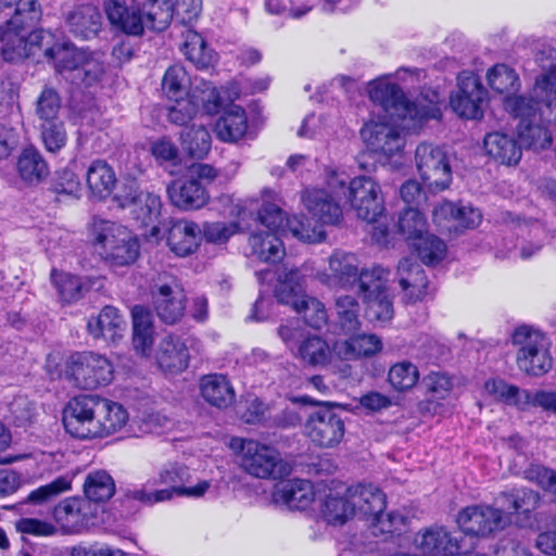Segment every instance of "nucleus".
<instances>
[{"label": "nucleus", "mask_w": 556, "mask_h": 556, "mask_svg": "<svg viewBox=\"0 0 556 556\" xmlns=\"http://www.w3.org/2000/svg\"><path fill=\"white\" fill-rule=\"evenodd\" d=\"M87 50L77 48L72 42L56 43L54 48L47 49V58L53 62L59 74L78 72L86 58Z\"/></svg>", "instance_id": "obj_35"}, {"label": "nucleus", "mask_w": 556, "mask_h": 556, "mask_svg": "<svg viewBox=\"0 0 556 556\" xmlns=\"http://www.w3.org/2000/svg\"><path fill=\"white\" fill-rule=\"evenodd\" d=\"M134 207L132 214L135 218L140 222L143 226L157 220L161 215L162 201L159 194L153 192H142L138 205H131Z\"/></svg>", "instance_id": "obj_55"}, {"label": "nucleus", "mask_w": 556, "mask_h": 556, "mask_svg": "<svg viewBox=\"0 0 556 556\" xmlns=\"http://www.w3.org/2000/svg\"><path fill=\"white\" fill-rule=\"evenodd\" d=\"M97 408L94 438L113 434L126 425L128 414L121 404L97 396Z\"/></svg>", "instance_id": "obj_30"}, {"label": "nucleus", "mask_w": 556, "mask_h": 556, "mask_svg": "<svg viewBox=\"0 0 556 556\" xmlns=\"http://www.w3.org/2000/svg\"><path fill=\"white\" fill-rule=\"evenodd\" d=\"M70 34L81 40H90L99 34L102 26L101 13L92 5H81L66 16Z\"/></svg>", "instance_id": "obj_28"}, {"label": "nucleus", "mask_w": 556, "mask_h": 556, "mask_svg": "<svg viewBox=\"0 0 556 556\" xmlns=\"http://www.w3.org/2000/svg\"><path fill=\"white\" fill-rule=\"evenodd\" d=\"M131 316L134 349L137 353L146 355L150 352L154 340L152 314L144 306L136 305Z\"/></svg>", "instance_id": "obj_34"}, {"label": "nucleus", "mask_w": 556, "mask_h": 556, "mask_svg": "<svg viewBox=\"0 0 556 556\" xmlns=\"http://www.w3.org/2000/svg\"><path fill=\"white\" fill-rule=\"evenodd\" d=\"M273 496L290 509L304 510L313 503L315 493L308 480L293 479L277 483Z\"/></svg>", "instance_id": "obj_23"}, {"label": "nucleus", "mask_w": 556, "mask_h": 556, "mask_svg": "<svg viewBox=\"0 0 556 556\" xmlns=\"http://www.w3.org/2000/svg\"><path fill=\"white\" fill-rule=\"evenodd\" d=\"M181 51L200 70L213 65L216 59V54L208 48L203 37L192 29H187Z\"/></svg>", "instance_id": "obj_38"}, {"label": "nucleus", "mask_w": 556, "mask_h": 556, "mask_svg": "<svg viewBox=\"0 0 556 556\" xmlns=\"http://www.w3.org/2000/svg\"><path fill=\"white\" fill-rule=\"evenodd\" d=\"M298 356L308 365L324 366L331 359V350L321 337L309 336L300 342Z\"/></svg>", "instance_id": "obj_43"}, {"label": "nucleus", "mask_w": 556, "mask_h": 556, "mask_svg": "<svg viewBox=\"0 0 556 556\" xmlns=\"http://www.w3.org/2000/svg\"><path fill=\"white\" fill-rule=\"evenodd\" d=\"M182 149L194 159H203L211 150V135L202 125L187 127L181 134Z\"/></svg>", "instance_id": "obj_44"}, {"label": "nucleus", "mask_w": 556, "mask_h": 556, "mask_svg": "<svg viewBox=\"0 0 556 556\" xmlns=\"http://www.w3.org/2000/svg\"><path fill=\"white\" fill-rule=\"evenodd\" d=\"M301 200L308 213L323 225L337 226L343 220L340 201L326 189L307 188L302 192Z\"/></svg>", "instance_id": "obj_16"}, {"label": "nucleus", "mask_w": 556, "mask_h": 556, "mask_svg": "<svg viewBox=\"0 0 556 556\" xmlns=\"http://www.w3.org/2000/svg\"><path fill=\"white\" fill-rule=\"evenodd\" d=\"M396 275L408 303H416L425 299L428 278L420 264L410 257H404L399 262Z\"/></svg>", "instance_id": "obj_17"}, {"label": "nucleus", "mask_w": 556, "mask_h": 556, "mask_svg": "<svg viewBox=\"0 0 556 556\" xmlns=\"http://www.w3.org/2000/svg\"><path fill=\"white\" fill-rule=\"evenodd\" d=\"M241 467L251 476L262 479H281L290 473V466L273 446L254 440L241 442Z\"/></svg>", "instance_id": "obj_8"}, {"label": "nucleus", "mask_w": 556, "mask_h": 556, "mask_svg": "<svg viewBox=\"0 0 556 556\" xmlns=\"http://www.w3.org/2000/svg\"><path fill=\"white\" fill-rule=\"evenodd\" d=\"M105 13L110 23L127 35L143 33V17L140 4L127 7L125 0H106Z\"/></svg>", "instance_id": "obj_19"}, {"label": "nucleus", "mask_w": 556, "mask_h": 556, "mask_svg": "<svg viewBox=\"0 0 556 556\" xmlns=\"http://www.w3.org/2000/svg\"><path fill=\"white\" fill-rule=\"evenodd\" d=\"M368 93L391 122L370 121L361 129V136L372 151L387 156L395 155L404 148L403 130L409 127L407 119L422 122L435 118L440 113L435 106L409 101L394 83L374 80L368 86Z\"/></svg>", "instance_id": "obj_1"}, {"label": "nucleus", "mask_w": 556, "mask_h": 556, "mask_svg": "<svg viewBox=\"0 0 556 556\" xmlns=\"http://www.w3.org/2000/svg\"><path fill=\"white\" fill-rule=\"evenodd\" d=\"M200 391L206 403L219 409L231 406L236 400V392L231 382L222 374L202 377Z\"/></svg>", "instance_id": "obj_29"}, {"label": "nucleus", "mask_w": 556, "mask_h": 556, "mask_svg": "<svg viewBox=\"0 0 556 556\" xmlns=\"http://www.w3.org/2000/svg\"><path fill=\"white\" fill-rule=\"evenodd\" d=\"M303 289L299 282V273L289 271L283 278H280L275 287V296L279 303L288 304L295 311V304L301 302V299L306 298L302 294Z\"/></svg>", "instance_id": "obj_52"}, {"label": "nucleus", "mask_w": 556, "mask_h": 556, "mask_svg": "<svg viewBox=\"0 0 556 556\" xmlns=\"http://www.w3.org/2000/svg\"><path fill=\"white\" fill-rule=\"evenodd\" d=\"M329 270L327 283L332 287L346 288L357 280L358 260L353 253L334 251L329 257Z\"/></svg>", "instance_id": "obj_31"}, {"label": "nucleus", "mask_w": 556, "mask_h": 556, "mask_svg": "<svg viewBox=\"0 0 556 556\" xmlns=\"http://www.w3.org/2000/svg\"><path fill=\"white\" fill-rule=\"evenodd\" d=\"M485 97L486 90L480 78L471 72H463L457 77V90L450 97V105L458 116L478 119L483 115Z\"/></svg>", "instance_id": "obj_14"}, {"label": "nucleus", "mask_w": 556, "mask_h": 556, "mask_svg": "<svg viewBox=\"0 0 556 556\" xmlns=\"http://www.w3.org/2000/svg\"><path fill=\"white\" fill-rule=\"evenodd\" d=\"M388 271L381 266H374L371 269L362 270L358 273L357 280L359 293L363 300L367 295H374L386 291Z\"/></svg>", "instance_id": "obj_56"}, {"label": "nucleus", "mask_w": 556, "mask_h": 556, "mask_svg": "<svg viewBox=\"0 0 556 556\" xmlns=\"http://www.w3.org/2000/svg\"><path fill=\"white\" fill-rule=\"evenodd\" d=\"M486 77L490 87L498 93L513 91L519 85L515 71L505 64L494 65L489 70Z\"/></svg>", "instance_id": "obj_60"}, {"label": "nucleus", "mask_w": 556, "mask_h": 556, "mask_svg": "<svg viewBox=\"0 0 556 556\" xmlns=\"http://www.w3.org/2000/svg\"><path fill=\"white\" fill-rule=\"evenodd\" d=\"M484 390L494 399L508 405H514L519 409H527L529 397L528 390H521L517 386L508 384L503 379H489L484 383Z\"/></svg>", "instance_id": "obj_40"}, {"label": "nucleus", "mask_w": 556, "mask_h": 556, "mask_svg": "<svg viewBox=\"0 0 556 556\" xmlns=\"http://www.w3.org/2000/svg\"><path fill=\"white\" fill-rule=\"evenodd\" d=\"M295 312L301 314L305 324L312 328L320 329L327 321L325 305L317 299L307 296L295 304Z\"/></svg>", "instance_id": "obj_62"}, {"label": "nucleus", "mask_w": 556, "mask_h": 556, "mask_svg": "<svg viewBox=\"0 0 556 556\" xmlns=\"http://www.w3.org/2000/svg\"><path fill=\"white\" fill-rule=\"evenodd\" d=\"M248 129L245 111L239 105H232L217 119L214 131L224 142H237L242 139Z\"/></svg>", "instance_id": "obj_32"}, {"label": "nucleus", "mask_w": 556, "mask_h": 556, "mask_svg": "<svg viewBox=\"0 0 556 556\" xmlns=\"http://www.w3.org/2000/svg\"><path fill=\"white\" fill-rule=\"evenodd\" d=\"M429 401L445 399L452 390V380L445 372L431 371L421 382Z\"/></svg>", "instance_id": "obj_64"}, {"label": "nucleus", "mask_w": 556, "mask_h": 556, "mask_svg": "<svg viewBox=\"0 0 556 556\" xmlns=\"http://www.w3.org/2000/svg\"><path fill=\"white\" fill-rule=\"evenodd\" d=\"M155 358L163 371L178 374L188 367L190 355L179 337L168 334L160 341Z\"/></svg>", "instance_id": "obj_22"}, {"label": "nucleus", "mask_w": 556, "mask_h": 556, "mask_svg": "<svg viewBox=\"0 0 556 556\" xmlns=\"http://www.w3.org/2000/svg\"><path fill=\"white\" fill-rule=\"evenodd\" d=\"M70 488L71 481L66 477H58L50 483L41 485L36 490L31 491L25 501L12 506H5L4 508L23 511V507L26 504H45L54 498L55 496H58L60 493L68 490Z\"/></svg>", "instance_id": "obj_48"}, {"label": "nucleus", "mask_w": 556, "mask_h": 556, "mask_svg": "<svg viewBox=\"0 0 556 556\" xmlns=\"http://www.w3.org/2000/svg\"><path fill=\"white\" fill-rule=\"evenodd\" d=\"M201 240V228L192 220L178 219L170 223L167 244L178 256L193 253Z\"/></svg>", "instance_id": "obj_26"}, {"label": "nucleus", "mask_w": 556, "mask_h": 556, "mask_svg": "<svg viewBox=\"0 0 556 556\" xmlns=\"http://www.w3.org/2000/svg\"><path fill=\"white\" fill-rule=\"evenodd\" d=\"M51 278L58 290L60 299L68 304L80 300L88 290L86 283L80 277L68 273L53 269Z\"/></svg>", "instance_id": "obj_46"}, {"label": "nucleus", "mask_w": 556, "mask_h": 556, "mask_svg": "<svg viewBox=\"0 0 556 556\" xmlns=\"http://www.w3.org/2000/svg\"><path fill=\"white\" fill-rule=\"evenodd\" d=\"M252 253L263 262L275 263L285 254L279 235L268 231L253 232L249 238Z\"/></svg>", "instance_id": "obj_37"}, {"label": "nucleus", "mask_w": 556, "mask_h": 556, "mask_svg": "<svg viewBox=\"0 0 556 556\" xmlns=\"http://www.w3.org/2000/svg\"><path fill=\"white\" fill-rule=\"evenodd\" d=\"M41 5L38 0H18L14 5L13 14L11 11L4 13V29L12 31L26 30L33 28L41 20Z\"/></svg>", "instance_id": "obj_33"}, {"label": "nucleus", "mask_w": 556, "mask_h": 556, "mask_svg": "<svg viewBox=\"0 0 556 556\" xmlns=\"http://www.w3.org/2000/svg\"><path fill=\"white\" fill-rule=\"evenodd\" d=\"M397 228L409 245L428 232L424 214L414 206L403 210L399 216Z\"/></svg>", "instance_id": "obj_49"}, {"label": "nucleus", "mask_w": 556, "mask_h": 556, "mask_svg": "<svg viewBox=\"0 0 556 556\" xmlns=\"http://www.w3.org/2000/svg\"><path fill=\"white\" fill-rule=\"evenodd\" d=\"M40 137L46 150L58 153L67 141L64 123L61 119L40 123Z\"/></svg>", "instance_id": "obj_57"}, {"label": "nucleus", "mask_w": 556, "mask_h": 556, "mask_svg": "<svg viewBox=\"0 0 556 556\" xmlns=\"http://www.w3.org/2000/svg\"><path fill=\"white\" fill-rule=\"evenodd\" d=\"M64 376L75 387L92 390L112 382L114 367L104 355L90 351L75 352L65 361Z\"/></svg>", "instance_id": "obj_4"}, {"label": "nucleus", "mask_w": 556, "mask_h": 556, "mask_svg": "<svg viewBox=\"0 0 556 556\" xmlns=\"http://www.w3.org/2000/svg\"><path fill=\"white\" fill-rule=\"evenodd\" d=\"M168 108L167 117L170 123L178 126L187 125L199 112V101L195 94L177 98Z\"/></svg>", "instance_id": "obj_63"}, {"label": "nucleus", "mask_w": 556, "mask_h": 556, "mask_svg": "<svg viewBox=\"0 0 556 556\" xmlns=\"http://www.w3.org/2000/svg\"><path fill=\"white\" fill-rule=\"evenodd\" d=\"M190 77L182 65L169 66L162 80V89L170 100L189 96Z\"/></svg>", "instance_id": "obj_50"}, {"label": "nucleus", "mask_w": 556, "mask_h": 556, "mask_svg": "<svg viewBox=\"0 0 556 556\" xmlns=\"http://www.w3.org/2000/svg\"><path fill=\"white\" fill-rule=\"evenodd\" d=\"M188 468L180 465H172L160 472V482L168 485L167 489L148 491L146 488L135 489L129 491L128 496L146 505H153L155 503L165 502L170 500L174 495L200 497L207 489L210 483L201 481L194 486H185L188 480Z\"/></svg>", "instance_id": "obj_7"}, {"label": "nucleus", "mask_w": 556, "mask_h": 556, "mask_svg": "<svg viewBox=\"0 0 556 556\" xmlns=\"http://www.w3.org/2000/svg\"><path fill=\"white\" fill-rule=\"evenodd\" d=\"M167 194L172 203L182 210H197L208 200L205 187L199 179H177L167 186Z\"/></svg>", "instance_id": "obj_20"}, {"label": "nucleus", "mask_w": 556, "mask_h": 556, "mask_svg": "<svg viewBox=\"0 0 556 556\" xmlns=\"http://www.w3.org/2000/svg\"><path fill=\"white\" fill-rule=\"evenodd\" d=\"M286 227L293 237L304 242H321L326 235L320 226H312L305 216H292L286 220Z\"/></svg>", "instance_id": "obj_61"}, {"label": "nucleus", "mask_w": 556, "mask_h": 556, "mask_svg": "<svg viewBox=\"0 0 556 556\" xmlns=\"http://www.w3.org/2000/svg\"><path fill=\"white\" fill-rule=\"evenodd\" d=\"M456 522L465 535L489 538L507 523L503 509L486 504H473L460 509Z\"/></svg>", "instance_id": "obj_11"}, {"label": "nucleus", "mask_w": 556, "mask_h": 556, "mask_svg": "<svg viewBox=\"0 0 556 556\" xmlns=\"http://www.w3.org/2000/svg\"><path fill=\"white\" fill-rule=\"evenodd\" d=\"M415 162L424 184L435 190L446 189L452 181L450 157L444 148L420 143L415 150Z\"/></svg>", "instance_id": "obj_9"}, {"label": "nucleus", "mask_w": 556, "mask_h": 556, "mask_svg": "<svg viewBox=\"0 0 556 556\" xmlns=\"http://www.w3.org/2000/svg\"><path fill=\"white\" fill-rule=\"evenodd\" d=\"M338 324L344 333H351L359 328V305L351 295L338 296L334 304Z\"/></svg>", "instance_id": "obj_51"}, {"label": "nucleus", "mask_w": 556, "mask_h": 556, "mask_svg": "<svg viewBox=\"0 0 556 556\" xmlns=\"http://www.w3.org/2000/svg\"><path fill=\"white\" fill-rule=\"evenodd\" d=\"M511 342L519 346L516 361L521 371L530 376H541L552 368L546 338L541 331L520 326L513 332Z\"/></svg>", "instance_id": "obj_6"}, {"label": "nucleus", "mask_w": 556, "mask_h": 556, "mask_svg": "<svg viewBox=\"0 0 556 556\" xmlns=\"http://www.w3.org/2000/svg\"><path fill=\"white\" fill-rule=\"evenodd\" d=\"M366 304L365 315L369 321L387 323L393 317V303L388 290L363 300Z\"/></svg>", "instance_id": "obj_53"}, {"label": "nucleus", "mask_w": 556, "mask_h": 556, "mask_svg": "<svg viewBox=\"0 0 556 556\" xmlns=\"http://www.w3.org/2000/svg\"><path fill=\"white\" fill-rule=\"evenodd\" d=\"M61 110V98L51 87H45L36 101V114L40 123L58 121Z\"/></svg>", "instance_id": "obj_59"}, {"label": "nucleus", "mask_w": 556, "mask_h": 556, "mask_svg": "<svg viewBox=\"0 0 556 556\" xmlns=\"http://www.w3.org/2000/svg\"><path fill=\"white\" fill-rule=\"evenodd\" d=\"M15 169L21 181L28 187L40 185L50 175V167L41 152L27 146L16 157Z\"/></svg>", "instance_id": "obj_18"}, {"label": "nucleus", "mask_w": 556, "mask_h": 556, "mask_svg": "<svg viewBox=\"0 0 556 556\" xmlns=\"http://www.w3.org/2000/svg\"><path fill=\"white\" fill-rule=\"evenodd\" d=\"M151 294L154 309L162 321L174 325L181 319L186 308L185 296L174 277L160 276Z\"/></svg>", "instance_id": "obj_15"}, {"label": "nucleus", "mask_w": 556, "mask_h": 556, "mask_svg": "<svg viewBox=\"0 0 556 556\" xmlns=\"http://www.w3.org/2000/svg\"><path fill=\"white\" fill-rule=\"evenodd\" d=\"M410 247L417 252L420 261L427 266H437L446 255V244L437 236L428 232L413 241Z\"/></svg>", "instance_id": "obj_47"}, {"label": "nucleus", "mask_w": 556, "mask_h": 556, "mask_svg": "<svg viewBox=\"0 0 556 556\" xmlns=\"http://www.w3.org/2000/svg\"><path fill=\"white\" fill-rule=\"evenodd\" d=\"M382 348L380 339L375 334L353 336L342 343L337 344V353L344 359H355L370 356Z\"/></svg>", "instance_id": "obj_39"}, {"label": "nucleus", "mask_w": 556, "mask_h": 556, "mask_svg": "<svg viewBox=\"0 0 556 556\" xmlns=\"http://www.w3.org/2000/svg\"><path fill=\"white\" fill-rule=\"evenodd\" d=\"M348 495L352 498L355 514H359L367 520L384 511L387 507L386 494L371 483L352 485L348 489Z\"/></svg>", "instance_id": "obj_24"}, {"label": "nucleus", "mask_w": 556, "mask_h": 556, "mask_svg": "<svg viewBox=\"0 0 556 556\" xmlns=\"http://www.w3.org/2000/svg\"><path fill=\"white\" fill-rule=\"evenodd\" d=\"M540 501V494L527 488H513L501 492L497 496V502L502 505L501 509L509 515H523L527 519L525 526L528 527H532L530 516L538 508Z\"/></svg>", "instance_id": "obj_25"}, {"label": "nucleus", "mask_w": 556, "mask_h": 556, "mask_svg": "<svg viewBox=\"0 0 556 556\" xmlns=\"http://www.w3.org/2000/svg\"><path fill=\"white\" fill-rule=\"evenodd\" d=\"M140 9L143 17V28L148 27L162 31L174 18L169 0H146Z\"/></svg>", "instance_id": "obj_41"}, {"label": "nucleus", "mask_w": 556, "mask_h": 556, "mask_svg": "<svg viewBox=\"0 0 556 556\" xmlns=\"http://www.w3.org/2000/svg\"><path fill=\"white\" fill-rule=\"evenodd\" d=\"M86 180L91 193L99 199L110 195L116 184L113 168L102 160L91 163L86 174Z\"/></svg>", "instance_id": "obj_36"}, {"label": "nucleus", "mask_w": 556, "mask_h": 556, "mask_svg": "<svg viewBox=\"0 0 556 556\" xmlns=\"http://www.w3.org/2000/svg\"><path fill=\"white\" fill-rule=\"evenodd\" d=\"M291 401L294 404L318 405L304 426L306 435L315 445L329 448L342 441L345 433L344 419L329 403H319L307 395L292 397Z\"/></svg>", "instance_id": "obj_5"}, {"label": "nucleus", "mask_w": 556, "mask_h": 556, "mask_svg": "<svg viewBox=\"0 0 556 556\" xmlns=\"http://www.w3.org/2000/svg\"><path fill=\"white\" fill-rule=\"evenodd\" d=\"M419 379L417 367L410 362H401L393 365L388 374L390 384L397 391L413 388Z\"/></svg>", "instance_id": "obj_58"}, {"label": "nucleus", "mask_w": 556, "mask_h": 556, "mask_svg": "<svg viewBox=\"0 0 556 556\" xmlns=\"http://www.w3.org/2000/svg\"><path fill=\"white\" fill-rule=\"evenodd\" d=\"M323 514L326 521L333 526L343 525L350 517L356 515L352 498L348 494L346 497H327Z\"/></svg>", "instance_id": "obj_54"}, {"label": "nucleus", "mask_w": 556, "mask_h": 556, "mask_svg": "<svg viewBox=\"0 0 556 556\" xmlns=\"http://www.w3.org/2000/svg\"><path fill=\"white\" fill-rule=\"evenodd\" d=\"M483 148L489 157L507 166L518 164L522 155L521 146L516 138L503 131L488 132L483 139Z\"/></svg>", "instance_id": "obj_21"}, {"label": "nucleus", "mask_w": 556, "mask_h": 556, "mask_svg": "<svg viewBox=\"0 0 556 556\" xmlns=\"http://www.w3.org/2000/svg\"><path fill=\"white\" fill-rule=\"evenodd\" d=\"M348 199L357 217L367 223H376L384 212L380 186L370 177L353 178L349 184Z\"/></svg>", "instance_id": "obj_12"}, {"label": "nucleus", "mask_w": 556, "mask_h": 556, "mask_svg": "<svg viewBox=\"0 0 556 556\" xmlns=\"http://www.w3.org/2000/svg\"><path fill=\"white\" fill-rule=\"evenodd\" d=\"M85 505L86 503L79 498H65L53 508V517L62 528L77 530L85 523Z\"/></svg>", "instance_id": "obj_42"}, {"label": "nucleus", "mask_w": 556, "mask_h": 556, "mask_svg": "<svg viewBox=\"0 0 556 556\" xmlns=\"http://www.w3.org/2000/svg\"><path fill=\"white\" fill-rule=\"evenodd\" d=\"M94 244L102 257L113 266H127L139 256V242L125 226L112 220L94 218L92 224Z\"/></svg>", "instance_id": "obj_3"}, {"label": "nucleus", "mask_w": 556, "mask_h": 556, "mask_svg": "<svg viewBox=\"0 0 556 556\" xmlns=\"http://www.w3.org/2000/svg\"><path fill=\"white\" fill-rule=\"evenodd\" d=\"M53 40L52 33L43 28H26L22 31L3 29L0 33L2 55L9 62L35 55L36 50H42L45 56H47V49L54 48Z\"/></svg>", "instance_id": "obj_10"}, {"label": "nucleus", "mask_w": 556, "mask_h": 556, "mask_svg": "<svg viewBox=\"0 0 556 556\" xmlns=\"http://www.w3.org/2000/svg\"><path fill=\"white\" fill-rule=\"evenodd\" d=\"M533 94L507 96L504 108L519 119L516 132L521 148L539 152L553 142L547 123L556 121V66L536 78Z\"/></svg>", "instance_id": "obj_2"}, {"label": "nucleus", "mask_w": 556, "mask_h": 556, "mask_svg": "<svg viewBox=\"0 0 556 556\" xmlns=\"http://www.w3.org/2000/svg\"><path fill=\"white\" fill-rule=\"evenodd\" d=\"M97 413L96 395L81 394L73 397L63 412L66 432L80 440L94 439Z\"/></svg>", "instance_id": "obj_13"}, {"label": "nucleus", "mask_w": 556, "mask_h": 556, "mask_svg": "<svg viewBox=\"0 0 556 556\" xmlns=\"http://www.w3.org/2000/svg\"><path fill=\"white\" fill-rule=\"evenodd\" d=\"M84 492L92 502H104L115 493L113 478L104 470H97L88 473L84 483Z\"/></svg>", "instance_id": "obj_45"}, {"label": "nucleus", "mask_w": 556, "mask_h": 556, "mask_svg": "<svg viewBox=\"0 0 556 556\" xmlns=\"http://www.w3.org/2000/svg\"><path fill=\"white\" fill-rule=\"evenodd\" d=\"M88 332L96 339L108 342L121 339L126 329V321L114 306L106 305L97 316H91L87 324Z\"/></svg>", "instance_id": "obj_27"}]
</instances>
